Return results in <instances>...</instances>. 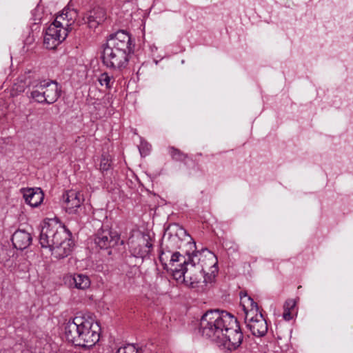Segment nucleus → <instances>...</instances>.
Here are the masks:
<instances>
[{"label":"nucleus","instance_id":"obj_10","mask_svg":"<svg viewBox=\"0 0 353 353\" xmlns=\"http://www.w3.org/2000/svg\"><path fill=\"white\" fill-rule=\"evenodd\" d=\"M129 247L130 251L134 257L144 259L150 253L152 243L148 235L143 234L135 239H130Z\"/></svg>","mask_w":353,"mask_h":353},{"label":"nucleus","instance_id":"obj_9","mask_svg":"<svg viewBox=\"0 0 353 353\" xmlns=\"http://www.w3.org/2000/svg\"><path fill=\"white\" fill-rule=\"evenodd\" d=\"M95 244L101 249H108L118 245L120 235L108 225H103L94 236Z\"/></svg>","mask_w":353,"mask_h":353},{"label":"nucleus","instance_id":"obj_29","mask_svg":"<svg viewBox=\"0 0 353 353\" xmlns=\"http://www.w3.org/2000/svg\"><path fill=\"white\" fill-rule=\"evenodd\" d=\"M139 150H140V153H141V155H142V154H143V152H143V148H141L139 149Z\"/></svg>","mask_w":353,"mask_h":353},{"label":"nucleus","instance_id":"obj_15","mask_svg":"<svg viewBox=\"0 0 353 353\" xmlns=\"http://www.w3.org/2000/svg\"><path fill=\"white\" fill-rule=\"evenodd\" d=\"M106 19V12L103 8H97L90 11L87 17V23L90 28H95Z\"/></svg>","mask_w":353,"mask_h":353},{"label":"nucleus","instance_id":"obj_8","mask_svg":"<svg viewBox=\"0 0 353 353\" xmlns=\"http://www.w3.org/2000/svg\"><path fill=\"white\" fill-rule=\"evenodd\" d=\"M219 338L216 343L228 350H235L241 345L243 335L234 316L230 319V324L228 323L227 327H224L222 336Z\"/></svg>","mask_w":353,"mask_h":353},{"label":"nucleus","instance_id":"obj_20","mask_svg":"<svg viewBox=\"0 0 353 353\" xmlns=\"http://www.w3.org/2000/svg\"><path fill=\"white\" fill-rule=\"evenodd\" d=\"M170 270L172 272L173 279H175L177 283L185 284L186 274L188 270L186 265L170 268Z\"/></svg>","mask_w":353,"mask_h":353},{"label":"nucleus","instance_id":"obj_30","mask_svg":"<svg viewBox=\"0 0 353 353\" xmlns=\"http://www.w3.org/2000/svg\"><path fill=\"white\" fill-rule=\"evenodd\" d=\"M145 149L147 150V151H148L150 150V148L147 146V147H145Z\"/></svg>","mask_w":353,"mask_h":353},{"label":"nucleus","instance_id":"obj_3","mask_svg":"<svg viewBox=\"0 0 353 353\" xmlns=\"http://www.w3.org/2000/svg\"><path fill=\"white\" fill-rule=\"evenodd\" d=\"M132 52L130 36L127 32L120 30L107 39L101 59L106 68L121 71L127 68Z\"/></svg>","mask_w":353,"mask_h":353},{"label":"nucleus","instance_id":"obj_2","mask_svg":"<svg viewBox=\"0 0 353 353\" xmlns=\"http://www.w3.org/2000/svg\"><path fill=\"white\" fill-rule=\"evenodd\" d=\"M101 327L90 315H77L64 325L68 341L84 349L92 347L100 338Z\"/></svg>","mask_w":353,"mask_h":353},{"label":"nucleus","instance_id":"obj_27","mask_svg":"<svg viewBox=\"0 0 353 353\" xmlns=\"http://www.w3.org/2000/svg\"><path fill=\"white\" fill-rule=\"evenodd\" d=\"M296 301L294 299H288L283 305V310L291 311L295 307Z\"/></svg>","mask_w":353,"mask_h":353},{"label":"nucleus","instance_id":"obj_13","mask_svg":"<svg viewBox=\"0 0 353 353\" xmlns=\"http://www.w3.org/2000/svg\"><path fill=\"white\" fill-rule=\"evenodd\" d=\"M21 192L26 203L31 207H38L43 201L44 194L39 188H23Z\"/></svg>","mask_w":353,"mask_h":353},{"label":"nucleus","instance_id":"obj_21","mask_svg":"<svg viewBox=\"0 0 353 353\" xmlns=\"http://www.w3.org/2000/svg\"><path fill=\"white\" fill-rule=\"evenodd\" d=\"M170 265L171 268L179 267L181 265H187L188 262L184 256L181 255L176 250L173 251L170 254Z\"/></svg>","mask_w":353,"mask_h":353},{"label":"nucleus","instance_id":"obj_19","mask_svg":"<svg viewBox=\"0 0 353 353\" xmlns=\"http://www.w3.org/2000/svg\"><path fill=\"white\" fill-rule=\"evenodd\" d=\"M37 74L34 72L29 70L26 73L23 77L18 79V82L15 83L13 85V90L18 92H23L25 91L26 88H28V94L30 96V86L27 83L28 79H35Z\"/></svg>","mask_w":353,"mask_h":353},{"label":"nucleus","instance_id":"obj_28","mask_svg":"<svg viewBox=\"0 0 353 353\" xmlns=\"http://www.w3.org/2000/svg\"><path fill=\"white\" fill-rule=\"evenodd\" d=\"M283 317L285 321H290L292 319L293 316L291 313V311L284 310L283 314Z\"/></svg>","mask_w":353,"mask_h":353},{"label":"nucleus","instance_id":"obj_16","mask_svg":"<svg viewBox=\"0 0 353 353\" xmlns=\"http://www.w3.org/2000/svg\"><path fill=\"white\" fill-rule=\"evenodd\" d=\"M70 285L74 288L85 290L90 287L91 280L90 277L81 273H76L71 276Z\"/></svg>","mask_w":353,"mask_h":353},{"label":"nucleus","instance_id":"obj_14","mask_svg":"<svg viewBox=\"0 0 353 353\" xmlns=\"http://www.w3.org/2000/svg\"><path fill=\"white\" fill-rule=\"evenodd\" d=\"M12 242L15 248L22 250L30 245L32 236L30 233L19 230L12 234Z\"/></svg>","mask_w":353,"mask_h":353},{"label":"nucleus","instance_id":"obj_1","mask_svg":"<svg viewBox=\"0 0 353 353\" xmlns=\"http://www.w3.org/2000/svg\"><path fill=\"white\" fill-rule=\"evenodd\" d=\"M39 239L41 247L48 248L57 259L69 256L74 245L70 231L54 221L43 222Z\"/></svg>","mask_w":353,"mask_h":353},{"label":"nucleus","instance_id":"obj_7","mask_svg":"<svg viewBox=\"0 0 353 353\" xmlns=\"http://www.w3.org/2000/svg\"><path fill=\"white\" fill-rule=\"evenodd\" d=\"M173 232L169 234V236L165 241V246L163 247L159 254V261L163 268L165 269L167 267V261L169 259L170 254L173 252L181 248L183 241L185 238L190 239V235L187 231L182 227L177 224L172 225Z\"/></svg>","mask_w":353,"mask_h":353},{"label":"nucleus","instance_id":"obj_17","mask_svg":"<svg viewBox=\"0 0 353 353\" xmlns=\"http://www.w3.org/2000/svg\"><path fill=\"white\" fill-rule=\"evenodd\" d=\"M59 19H61V17L55 19L54 22L46 29V31L50 33L51 35H54L57 36V38L61 39L62 42L65 39L69 31L62 26L61 21H59Z\"/></svg>","mask_w":353,"mask_h":353},{"label":"nucleus","instance_id":"obj_6","mask_svg":"<svg viewBox=\"0 0 353 353\" xmlns=\"http://www.w3.org/2000/svg\"><path fill=\"white\" fill-rule=\"evenodd\" d=\"M245 312V322L255 336H263L268 332V325L263 314L259 312L257 303L246 294L241 295Z\"/></svg>","mask_w":353,"mask_h":353},{"label":"nucleus","instance_id":"obj_25","mask_svg":"<svg viewBox=\"0 0 353 353\" xmlns=\"http://www.w3.org/2000/svg\"><path fill=\"white\" fill-rule=\"evenodd\" d=\"M115 353H143L142 349H138L134 344H128L119 347Z\"/></svg>","mask_w":353,"mask_h":353},{"label":"nucleus","instance_id":"obj_24","mask_svg":"<svg viewBox=\"0 0 353 353\" xmlns=\"http://www.w3.org/2000/svg\"><path fill=\"white\" fill-rule=\"evenodd\" d=\"M98 80L101 85H105L108 89L112 88L115 81L113 76L110 75L108 72L101 74Z\"/></svg>","mask_w":353,"mask_h":353},{"label":"nucleus","instance_id":"obj_5","mask_svg":"<svg viewBox=\"0 0 353 353\" xmlns=\"http://www.w3.org/2000/svg\"><path fill=\"white\" fill-rule=\"evenodd\" d=\"M30 86L29 98L39 103L52 104L61 96V87L54 80L41 79L36 76L35 79H28Z\"/></svg>","mask_w":353,"mask_h":353},{"label":"nucleus","instance_id":"obj_11","mask_svg":"<svg viewBox=\"0 0 353 353\" xmlns=\"http://www.w3.org/2000/svg\"><path fill=\"white\" fill-rule=\"evenodd\" d=\"M65 201V208L67 212L69 214H75L77 212L79 208L84 201L83 194L74 190H70L66 192L63 195Z\"/></svg>","mask_w":353,"mask_h":353},{"label":"nucleus","instance_id":"obj_26","mask_svg":"<svg viewBox=\"0 0 353 353\" xmlns=\"http://www.w3.org/2000/svg\"><path fill=\"white\" fill-rule=\"evenodd\" d=\"M100 170L103 173L108 171L111 168L110 160L105 157H102L100 162Z\"/></svg>","mask_w":353,"mask_h":353},{"label":"nucleus","instance_id":"obj_18","mask_svg":"<svg viewBox=\"0 0 353 353\" xmlns=\"http://www.w3.org/2000/svg\"><path fill=\"white\" fill-rule=\"evenodd\" d=\"M76 17L77 13L74 10L64 8L56 19L61 17L59 21H61L62 26L70 32L72 30L71 26L74 22Z\"/></svg>","mask_w":353,"mask_h":353},{"label":"nucleus","instance_id":"obj_4","mask_svg":"<svg viewBox=\"0 0 353 353\" xmlns=\"http://www.w3.org/2000/svg\"><path fill=\"white\" fill-rule=\"evenodd\" d=\"M230 313L219 310H210L204 313L199 323V331L202 336L216 342L232 317Z\"/></svg>","mask_w":353,"mask_h":353},{"label":"nucleus","instance_id":"obj_12","mask_svg":"<svg viewBox=\"0 0 353 353\" xmlns=\"http://www.w3.org/2000/svg\"><path fill=\"white\" fill-rule=\"evenodd\" d=\"M203 270L201 266L195 267L194 265H192V268L188 270L184 285L192 288H195L199 286L201 282L206 283L208 281Z\"/></svg>","mask_w":353,"mask_h":353},{"label":"nucleus","instance_id":"obj_23","mask_svg":"<svg viewBox=\"0 0 353 353\" xmlns=\"http://www.w3.org/2000/svg\"><path fill=\"white\" fill-rule=\"evenodd\" d=\"M168 153L172 159L176 161H183L188 158V154H185L179 149L173 146H170L168 148Z\"/></svg>","mask_w":353,"mask_h":353},{"label":"nucleus","instance_id":"obj_31","mask_svg":"<svg viewBox=\"0 0 353 353\" xmlns=\"http://www.w3.org/2000/svg\"><path fill=\"white\" fill-rule=\"evenodd\" d=\"M145 149L147 150V151H148L150 150V148L147 146V147H145Z\"/></svg>","mask_w":353,"mask_h":353},{"label":"nucleus","instance_id":"obj_22","mask_svg":"<svg viewBox=\"0 0 353 353\" xmlns=\"http://www.w3.org/2000/svg\"><path fill=\"white\" fill-rule=\"evenodd\" d=\"M61 43V39H59V37L57 38V36L51 35L50 33H48V31H46L44 36V44L47 48L54 49Z\"/></svg>","mask_w":353,"mask_h":353}]
</instances>
